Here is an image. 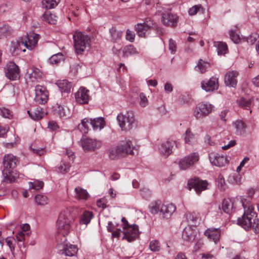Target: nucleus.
<instances>
[{
	"label": "nucleus",
	"mask_w": 259,
	"mask_h": 259,
	"mask_svg": "<svg viewBox=\"0 0 259 259\" xmlns=\"http://www.w3.org/2000/svg\"><path fill=\"white\" fill-rule=\"evenodd\" d=\"M242 205L244 208V214L241 218L238 219V224L246 230L251 227L256 230L258 220L256 218V213L254 210L252 204L250 201L245 200L242 201Z\"/></svg>",
	"instance_id": "f257e3e1"
},
{
	"label": "nucleus",
	"mask_w": 259,
	"mask_h": 259,
	"mask_svg": "<svg viewBox=\"0 0 259 259\" xmlns=\"http://www.w3.org/2000/svg\"><path fill=\"white\" fill-rule=\"evenodd\" d=\"M134 146L132 141L128 140L122 142L116 146L112 147L108 150V156L111 159H116L134 154Z\"/></svg>",
	"instance_id": "f03ea898"
},
{
	"label": "nucleus",
	"mask_w": 259,
	"mask_h": 259,
	"mask_svg": "<svg viewBox=\"0 0 259 259\" xmlns=\"http://www.w3.org/2000/svg\"><path fill=\"white\" fill-rule=\"evenodd\" d=\"M72 220L70 209L66 208L61 211L57 222V226L59 233L64 237L68 235L70 232V223Z\"/></svg>",
	"instance_id": "7ed1b4c3"
},
{
	"label": "nucleus",
	"mask_w": 259,
	"mask_h": 259,
	"mask_svg": "<svg viewBox=\"0 0 259 259\" xmlns=\"http://www.w3.org/2000/svg\"><path fill=\"white\" fill-rule=\"evenodd\" d=\"M117 120L122 131H128L133 127L135 121V115L132 111L120 113L117 116Z\"/></svg>",
	"instance_id": "20e7f679"
},
{
	"label": "nucleus",
	"mask_w": 259,
	"mask_h": 259,
	"mask_svg": "<svg viewBox=\"0 0 259 259\" xmlns=\"http://www.w3.org/2000/svg\"><path fill=\"white\" fill-rule=\"evenodd\" d=\"M74 47L77 54H81L89 46L90 37L81 32H75L73 35Z\"/></svg>",
	"instance_id": "39448f33"
},
{
	"label": "nucleus",
	"mask_w": 259,
	"mask_h": 259,
	"mask_svg": "<svg viewBox=\"0 0 259 259\" xmlns=\"http://www.w3.org/2000/svg\"><path fill=\"white\" fill-rule=\"evenodd\" d=\"M123 224V239L128 242H132L135 240L139 236L138 226L137 225H130L125 218L121 219Z\"/></svg>",
	"instance_id": "423d86ee"
},
{
	"label": "nucleus",
	"mask_w": 259,
	"mask_h": 259,
	"mask_svg": "<svg viewBox=\"0 0 259 259\" xmlns=\"http://www.w3.org/2000/svg\"><path fill=\"white\" fill-rule=\"evenodd\" d=\"M213 106L208 103H200L195 107L193 115L196 119H200L210 114Z\"/></svg>",
	"instance_id": "0eeeda50"
},
{
	"label": "nucleus",
	"mask_w": 259,
	"mask_h": 259,
	"mask_svg": "<svg viewBox=\"0 0 259 259\" xmlns=\"http://www.w3.org/2000/svg\"><path fill=\"white\" fill-rule=\"evenodd\" d=\"M199 159V155L197 152L192 153L179 161L178 163L179 167L181 170H186L194 165Z\"/></svg>",
	"instance_id": "6e6552de"
},
{
	"label": "nucleus",
	"mask_w": 259,
	"mask_h": 259,
	"mask_svg": "<svg viewBox=\"0 0 259 259\" xmlns=\"http://www.w3.org/2000/svg\"><path fill=\"white\" fill-rule=\"evenodd\" d=\"M57 248L59 253L68 256H75L77 254L78 250L76 245L68 244L66 241L58 244Z\"/></svg>",
	"instance_id": "1a4fd4ad"
},
{
	"label": "nucleus",
	"mask_w": 259,
	"mask_h": 259,
	"mask_svg": "<svg viewBox=\"0 0 259 259\" xmlns=\"http://www.w3.org/2000/svg\"><path fill=\"white\" fill-rule=\"evenodd\" d=\"M80 145L85 151H95L102 146V142L89 138H83L80 141Z\"/></svg>",
	"instance_id": "9d476101"
},
{
	"label": "nucleus",
	"mask_w": 259,
	"mask_h": 259,
	"mask_svg": "<svg viewBox=\"0 0 259 259\" xmlns=\"http://www.w3.org/2000/svg\"><path fill=\"white\" fill-rule=\"evenodd\" d=\"M5 73L6 76L11 80H16L20 77V69L13 62L7 64Z\"/></svg>",
	"instance_id": "9b49d317"
},
{
	"label": "nucleus",
	"mask_w": 259,
	"mask_h": 259,
	"mask_svg": "<svg viewBox=\"0 0 259 259\" xmlns=\"http://www.w3.org/2000/svg\"><path fill=\"white\" fill-rule=\"evenodd\" d=\"M158 11L161 12V22L163 25L172 27L177 25L179 18L176 14L169 12Z\"/></svg>",
	"instance_id": "f8f14e48"
},
{
	"label": "nucleus",
	"mask_w": 259,
	"mask_h": 259,
	"mask_svg": "<svg viewBox=\"0 0 259 259\" xmlns=\"http://www.w3.org/2000/svg\"><path fill=\"white\" fill-rule=\"evenodd\" d=\"M35 97L34 100L39 104L46 103L48 99V92L46 88L41 85H36L35 89Z\"/></svg>",
	"instance_id": "ddd939ff"
},
{
	"label": "nucleus",
	"mask_w": 259,
	"mask_h": 259,
	"mask_svg": "<svg viewBox=\"0 0 259 259\" xmlns=\"http://www.w3.org/2000/svg\"><path fill=\"white\" fill-rule=\"evenodd\" d=\"M177 147L178 144L176 141L172 139L169 138L168 140L162 143L159 147V150L161 154L165 157L168 156L171 153L174 146Z\"/></svg>",
	"instance_id": "4468645a"
},
{
	"label": "nucleus",
	"mask_w": 259,
	"mask_h": 259,
	"mask_svg": "<svg viewBox=\"0 0 259 259\" xmlns=\"http://www.w3.org/2000/svg\"><path fill=\"white\" fill-rule=\"evenodd\" d=\"M188 184L190 187H193L197 194H200L202 191L207 189L208 184L206 181L195 178L189 180Z\"/></svg>",
	"instance_id": "2eb2a0df"
},
{
	"label": "nucleus",
	"mask_w": 259,
	"mask_h": 259,
	"mask_svg": "<svg viewBox=\"0 0 259 259\" xmlns=\"http://www.w3.org/2000/svg\"><path fill=\"white\" fill-rule=\"evenodd\" d=\"M209 159L211 163L217 166H225L228 162L226 157L213 152L209 154Z\"/></svg>",
	"instance_id": "dca6fc26"
},
{
	"label": "nucleus",
	"mask_w": 259,
	"mask_h": 259,
	"mask_svg": "<svg viewBox=\"0 0 259 259\" xmlns=\"http://www.w3.org/2000/svg\"><path fill=\"white\" fill-rule=\"evenodd\" d=\"M40 38L39 35L32 32L27 33L24 41V47L32 50L36 46L38 39Z\"/></svg>",
	"instance_id": "f3484780"
},
{
	"label": "nucleus",
	"mask_w": 259,
	"mask_h": 259,
	"mask_svg": "<svg viewBox=\"0 0 259 259\" xmlns=\"http://www.w3.org/2000/svg\"><path fill=\"white\" fill-rule=\"evenodd\" d=\"M153 25V21L149 19L143 23H138L135 26V29L139 36L145 37L146 32Z\"/></svg>",
	"instance_id": "a211bd4d"
},
{
	"label": "nucleus",
	"mask_w": 259,
	"mask_h": 259,
	"mask_svg": "<svg viewBox=\"0 0 259 259\" xmlns=\"http://www.w3.org/2000/svg\"><path fill=\"white\" fill-rule=\"evenodd\" d=\"M238 75V73L236 71H229L225 75V83L227 86L235 88L237 80V77Z\"/></svg>",
	"instance_id": "6ab92c4d"
},
{
	"label": "nucleus",
	"mask_w": 259,
	"mask_h": 259,
	"mask_svg": "<svg viewBox=\"0 0 259 259\" xmlns=\"http://www.w3.org/2000/svg\"><path fill=\"white\" fill-rule=\"evenodd\" d=\"M202 89L206 92H211L217 90L219 87L218 79L212 77L207 81H203L201 82Z\"/></svg>",
	"instance_id": "aec40b11"
},
{
	"label": "nucleus",
	"mask_w": 259,
	"mask_h": 259,
	"mask_svg": "<svg viewBox=\"0 0 259 259\" xmlns=\"http://www.w3.org/2000/svg\"><path fill=\"white\" fill-rule=\"evenodd\" d=\"M89 91L81 87L75 94L76 101L81 104L88 103L89 100Z\"/></svg>",
	"instance_id": "412c9836"
},
{
	"label": "nucleus",
	"mask_w": 259,
	"mask_h": 259,
	"mask_svg": "<svg viewBox=\"0 0 259 259\" xmlns=\"http://www.w3.org/2000/svg\"><path fill=\"white\" fill-rule=\"evenodd\" d=\"M3 175L4 178L3 181L7 183L14 182L19 177V174L15 169H4Z\"/></svg>",
	"instance_id": "4be33fe9"
},
{
	"label": "nucleus",
	"mask_w": 259,
	"mask_h": 259,
	"mask_svg": "<svg viewBox=\"0 0 259 259\" xmlns=\"http://www.w3.org/2000/svg\"><path fill=\"white\" fill-rule=\"evenodd\" d=\"M3 163L4 169H15L18 163V160L16 156L9 154L4 156Z\"/></svg>",
	"instance_id": "5701e85b"
},
{
	"label": "nucleus",
	"mask_w": 259,
	"mask_h": 259,
	"mask_svg": "<svg viewBox=\"0 0 259 259\" xmlns=\"http://www.w3.org/2000/svg\"><path fill=\"white\" fill-rule=\"evenodd\" d=\"M196 231L191 226H187L185 228L182 233V238L184 240L187 242H191L195 239Z\"/></svg>",
	"instance_id": "b1692460"
},
{
	"label": "nucleus",
	"mask_w": 259,
	"mask_h": 259,
	"mask_svg": "<svg viewBox=\"0 0 259 259\" xmlns=\"http://www.w3.org/2000/svg\"><path fill=\"white\" fill-rule=\"evenodd\" d=\"M176 210V206L171 203L163 204L160 209V213L164 218H169Z\"/></svg>",
	"instance_id": "393cba45"
},
{
	"label": "nucleus",
	"mask_w": 259,
	"mask_h": 259,
	"mask_svg": "<svg viewBox=\"0 0 259 259\" xmlns=\"http://www.w3.org/2000/svg\"><path fill=\"white\" fill-rule=\"evenodd\" d=\"M204 235L216 243L220 239L221 230L219 228H209L205 231Z\"/></svg>",
	"instance_id": "a878e982"
},
{
	"label": "nucleus",
	"mask_w": 259,
	"mask_h": 259,
	"mask_svg": "<svg viewBox=\"0 0 259 259\" xmlns=\"http://www.w3.org/2000/svg\"><path fill=\"white\" fill-rule=\"evenodd\" d=\"M233 127L235 129V133L237 135H242L245 133L246 125L245 123L241 120H237L234 121L232 123Z\"/></svg>",
	"instance_id": "bb28decb"
},
{
	"label": "nucleus",
	"mask_w": 259,
	"mask_h": 259,
	"mask_svg": "<svg viewBox=\"0 0 259 259\" xmlns=\"http://www.w3.org/2000/svg\"><path fill=\"white\" fill-rule=\"evenodd\" d=\"M237 102L239 107L246 110L250 109L254 104V101L253 98L247 99L244 98H241L240 99L238 100Z\"/></svg>",
	"instance_id": "cd10ccee"
},
{
	"label": "nucleus",
	"mask_w": 259,
	"mask_h": 259,
	"mask_svg": "<svg viewBox=\"0 0 259 259\" xmlns=\"http://www.w3.org/2000/svg\"><path fill=\"white\" fill-rule=\"evenodd\" d=\"M91 125L95 131L101 130L105 126V121L103 117H100L93 119L91 118Z\"/></svg>",
	"instance_id": "c85d7f7f"
},
{
	"label": "nucleus",
	"mask_w": 259,
	"mask_h": 259,
	"mask_svg": "<svg viewBox=\"0 0 259 259\" xmlns=\"http://www.w3.org/2000/svg\"><path fill=\"white\" fill-rule=\"evenodd\" d=\"M23 47H24V43L22 39L21 38L18 40H13L11 43L10 51L12 53L19 51L25 52V49H23Z\"/></svg>",
	"instance_id": "c756f323"
},
{
	"label": "nucleus",
	"mask_w": 259,
	"mask_h": 259,
	"mask_svg": "<svg viewBox=\"0 0 259 259\" xmlns=\"http://www.w3.org/2000/svg\"><path fill=\"white\" fill-rule=\"evenodd\" d=\"M54 108V114L60 117H66L69 115L68 109L65 108L60 104H57Z\"/></svg>",
	"instance_id": "7c9ffc66"
},
{
	"label": "nucleus",
	"mask_w": 259,
	"mask_h": 259,
	"mask_svg": "<svg viewBox=\"0 0 259 259\" xmlns=\"http://www.w3.org/2000/svg\"><path fill=\"white\" fill-rule=\"evenodd\" d=\"M58 88L61 92L69 93L72 88V84L67 80L58 81L57 83Z\"/></svg>",
	"instance_id": "2f4dec72"
},
{
	"label": "nucleus",
	"mask_w": 259,
	"mask_h": 259,
	"mask_svg": "<svg viewBox=\"0 0 259 259\" xmlns=\"http://www.w3.org/2000/svg\"><path fill=\"white\" fill-rule=\"evenodd\" d=\"M122 54L124 57H127L130 56L137 55L139 52L133 45H130L123 48Z\"/></svg>",
	"instance_id": "473e14b6"
},
{
	"label": "nucleus",
	"mask_w": 259,
	"mask_h": 259,
	"mask_svg": "<svg viewBox=\"0 0 259 259\" xmlns=\"http://www.w3.org/2000/svg\"><path fill=\"white\" fill-rule=\"evenodd\" d=\"M223 211L227 213H230L233 211L234 204L231 199H225L222 204Z\"/></svg>",
	"instance_id": "72a5a7b5"
},
{
	"label": "nucleus",
	"mask_w": 259,
	"mask_h": 259,
	"mask_svg": "<svg viewBox=\"0 0 259 259\" xmlns=\"http://www.w3.org/2000/svg\"><path fill=\"white\" fill-rule=\"evenodd\" d=\"M29 116L33 120H38L41 119L45 115V113L41 109L37 108L36 110L28 111Z\"/></svg>",
	"instance_id": "f704fd0d"
},
{
	"label": "nucleus",
	"mask_w": 259,
	"mask_h": 259,
	"mask_svg": "<svg viewBox=\"0 0 259 259\" xmlns=\"http://www.w3.org/2000/svg\"><path fill=\"white\" fill-rule=\"evenodd\" d=\"M60 0H42V7L46 9H53L60 3Z\"/></svg>",
	"instance_id": "c9c22d12"
},
{
	"label": "nucleus",
	"mask_w": 259,
	"mask_h": 259,
	"mask_svg": "<svg viewBox=\"0 0 259 259\" xmlns=\"http://www.w3.org/2000/svg\"><path fill=\"white\" fill-rule=\"evenodd\" d=\"M91 119L85 118L81 120L80 124H78V128L82 133H86L89 129V125H91Z\"/></svg>",
	"instance_id": "e433bc0d"
},
{
	"label": "nucleus",
	"mask_w": 259,
	"mask_h": 259,
	"mask_svg": "<svg viewBox=\"0 0 259 259\" xmlns=\"http://www.w3.org/2000/svg\"><path fill=\"white\" fill-rule=\"evenodd\" d=\"M75 197L79 199H87L88 197H89V194L88 192L79 187H76L75 189Z\"/></svg>",
	"instance_id": "4c0bfd02"
},
{
	"label": "nucleus",
	"mask_w": 259,
	"mask_h": 259,
	"mask_svg": "<svg viewBox=\"0 0 259 259\" xmlns=\"http://www.w3.org/2000/svg\"><path fill=\"white\" fill-rule=\"evenodd\" d=\"M197 142L196 137L193 134L190 129L186 131L185 142L189 145H194Z\"/></svg>",
	"instance_id": "58836bf2"
},
{
	"label": "nucleus",
	"mask_w": 259,
	"mask_h": 259,
	"mask_svg": "<svg viewBox=\"0 0 259 259\" xmlns=\"http://www.w3.org/2000/svg\"><path fill=\"white\" fill-rule=\"evenodd\" d=\"M110 33L111 37V40L113 42H117L120 39L122 32L117 30L115 27H112L110 30Z\"/></svg>",
	"instance_id": "ea45409f"
},
{
	"label": "nucleus",
	"mask_w": 259,
	"mask_h": 259,
	"mask_svg": "<svg viewBox=\"0 0 259 259\" xmlns=\"http://www.w3.org/2000/svg\"><path fill=\"white\" fill-rule=\"evenodd\" d=\"M214 46L217 48L218 53L219 55H225L228 50L227 46L222 42H214Z\"/></svg>",
	"instance_id": "a19ab883"
},
{
	"label": "nucleus",
	"mask_w": 259,
	"mask_h": 259,
	"mask_svg": "<svg viewBox=\"0 0 259 259\" xmlns=\"http://www.w3.org/2000/svg\"><path fill=\"white\" fill-rule=\"evenodd\" d=\"M93 218V213L90 211H85L82 214L80 219V223L81 224L87 225Z\"/></svg>",
	"instance_id": "79ce46f5"
},
{
	"label": "nucleus",
	"mask_w": 259,
	"mask_h": 259,
	"mask_svg": "<svg viewBox=\"0 0 259 259\" xmlns=\"http://www.w3.org/2000/svg\"><path fill=\"white\" fill-rule=\"evenodd\" d=\"M42 19L47 22L50 24H55L57 21L56 16L53 14L50 13L49 11H46L42 15Z\"/></svg>",
	"instance_id": "37998d69"
},
{
	"label": "nucleus",
	"mask_w": 259,
	"mask_h": 259,
	"mask_svg": "<svg viewBox=\"0 0 259 259\" xmlns=\"http://www.w3.org/2000/svg\"><path fill=\"white\" fill-rule=\"evenodd\" d=\"M36 203L39 205H45L48 204L49 200L47 196L44 194H37L35 197Z\"/></svg>",
	"instance_id": "c03bdc74"
},
{
	"label": "nucleus",
	"mask_w": 259,
	"mask_h": 259,
	"mask_svg": "<svg viewBox=\"0 0 259 259\" xmlns=\"http://www.w3.org/2000/svg\"><path fill=\"white\" fill-rule=\"evenodd\" d=\"M64 59V55L62 53H59L52 55L49 59V62L51 64H57L61 61Z\"/></svg>",
	"instance_id": "a18cd8bd"
},
{
	"label": "nucleus",
	"mask_w": 259,
	"mask_h": 259,
	"mask_svg": "<svg viewBox=\"0 0 259 259\" xmlns=\"http://www.w3.org/2000/svg\"><path fill=\"white\" fill-rule=\"evenodd\" d=\"M11 33V29L9 26L7 25H4L0 27V37L4 38L7 37Z\"/></svg>",
	"instance_id": "49530a36"
},
{
	"label": "nucleus",
	"mask_w": 259,
	"mask_h": 259,
	"mask_svg": "<svg viewBox=\"0 0 259 259\" xmlns=\"http://www.w3.org/2000/svg\"><path fill=\"white\" fill-rule=\"evenodd\" d=\"M160 204L161 202L159 200L152 202L149 206L150 212L153 214L157 213L160 211L159 207Z\"/></svg>",
	"instance_id": "de8ad7c7"
},
{
	"label": "nucleus",
	"mask_w": 259,
	"mask_h": 259,
	"mask_svg": "<svg viewBox=\"0 0 259 259\" xmlns=\"http://www.w3.org/2000/svg\"><path fill=\"white\" fill-rule=\"evenodd\" d=\"M44 186V183L38 180H34L33 182H29V187L30 189L38 190L41 189Z\"/></svg>",
	"instance_id": "09e8293b"
},
{
	"label": "nucleus",
	"mask_w": 259,
	"mask_h": 259,
	"mask_svg": "<svg viewBox=\"0 0 259 259\" xmlns=\"http://www.w3.org/2000/svg\"><path fill=\"white\" fill-rule=\"evenodd\" d=\"M42 72L38 69L35 67L32 68V72L29 74L30 78L38 79L42 77Z\"/></svg>",
	"instance_id": "8fccbe9b"
},
{
	"label": "nucleus",
	"mask_w": 259,
	"mask_h": 259,
	"mask_svg": "<svg viewBox=\"0 0 259 259\" xmlns=\"http://www.w3.org/2000/svg\"><path fill=\"white\" fill-rule=\"evenodd\" d=\"M229 113L230 110L229 108L226 107L224 108L219 114L220 119L222 121L226 122L229 116Z\"/></svg>",
	"instance_id": "3c124183"
},
{
	"label": "nucleus",
	"mask_w": 259,
	"mask_h": 259,
	"mask_svg": "<svg viewBox=\"0 0 259 259\" xmlns=\"http://www.w3.org/2000/svg\"><path fill=\"white\" fill-rule=\"evenodd\" d=\"M149 248L152 251H159L160 249V244L159 242L156 240L151 241L150 242Z\"/></svg>",
	"instance_id": "603ef678"
},
{
	"label": "nucleus",
	"mask_w": 259,
	"mask_h": 259,
	"mask_svg": "<svg viewBox=\"0 0 259 259\" xmlns=\"http://www.w3.org/2000/svg\"><path fill=\"white\" fill-rule=\"evenodd\" d=\"M209 66V64L208 62H205L200 59L199 60L197 67L202 73L205 72L206 68Z\"/></svg>",
	"instance_id": "864d4df0"
},
{
	"label": "nucleus",
	"mask_w": 259,
	"mask_h": 259,
	"mask_svg": "<svg viewBox=\"0 0 259 259\" xmlns=\"http://www.w3.org/2000/svg\"><path fill=\"white\" fill-rule=\"evenodd\" d=\"M198 12H200L201 13L204 12V9L200 5H195L190 8L189 10V14L190 15H194Z\"/></svg>",
	"instance_id": "5fc2aeb1"
},
{
	"label": "nucleus",
	"mask_w": 259,
	"mask_h": 259,
	"mask_svg": "<svg viewBox=\"0 0 259 259\" xmlns=\"http://www.w3.org/2000/svg\"><path fill=\"white\" fill-rule=\"evenodd\" d=\"M70 167V164L68 162H62L58 167V172L65 173L68 171Z\"/></svg>",
	"instance_id": "6e6d98bb"
},
{
	"label": "nucleus",
	"mask_w": 259,
	"mask_h": 259,
	"mask_svg": "<svg viewBox=\"0 0 259 259\" xmlns=\"http://www.w3.org/2000/svg\"><path fill=\"white\" fill-rule=\"evenodd\" d=\"M258 37V35L257 34L252 33L247 37L246 41L248 44L252 45L257 40Z\"/></svg>",
	"instance_id": "4d7b16f0"
},
{
	"label": "nucleus",
	"mask_w": 259,
	"mask_h": 259,
	"mask_svg": "<svg viewBox=\"0 0 259 259\" xmlns=\"http://www.w3.org/2000/svg\"><path fill=\"white\" fill-rule=\"evenodd\" d=\"M140 105L142 107H146L148 104V100L146 97L145 95L142 93L140 94Z\"/></svg>",
	"instance_id": "13d9d810"
},
{
	"label": "nucleus",
	"mask_w": 259,
	"mask_h": 259,
	"mask_svg": "<svg viewBox=\"0 0 259 259\" xmlns=\"http://www.w3.org/2000/svg\"><path fill=\"white\" fill-rule=\"evenodd\" d=\"M230 36L232 40L235 44H237L239 42L240 38L239 35L233 30L230 32Z\"/></svg>",
	"instance_id": "bf43d9fd"
},
{
	"label": "nucleus",
	"mask_w": 259,
	"mask_h": 259,
	"mask_svg": "<svg viewBox=\"0 0 259 259\" xmlns=\"http://www.w3.org/2000/svg\"><path fill=\"white\" fill-rule=\"evenodd\" d=\"M14 240V238H11L10 237H7L6 239V242L7 243V244L9 246L12 254H14V251L15 250V246L13 243Z\"/></svg>",
	"instance_id": "052dcab7"
},
{
	"label": "nucleus",
	"mask_w": 259,
	"mask_h": 259,
	"mask_svg": "<svg viewBox=\"0 0 259 259\" xmlns=\"http://www.w3.org/2000/svg\"><path fill=\"white\" fill-rule=\"evenodd\" d=\"M29 235V232L24 233L23 232H19L17 234L16 237L18 241L24 242L25 240V235L28 236Z\"/></svg>",
	"instance_id": "680f3d73"
},
{
	"label": "nucleus",
	"mask_w": 259,
	"mask_h": 259,
	"mask_svg": "<svg viewBox=\"0 0 259 259\" xmlns=\"http://www.w3.org/2000/svg\"><path fill=\"white\" fill-rule=\"evenodd\" d=\"M135 34L134 32L127 30L126 32V39L130 42H133L135 40Z\"/></svg>",
	"instance_id": "e2e57ef3"
},
{
	"label": "nucleus",
	"mask_w": 259,
	"mask_h": 259,
	"mask_svg": "<svg viewBox=\"0 0 259 259\" xmlns=\"http://www.w3.org/2000/svg\"><path fill=\"white\" fill-rule=\"evenodd\" d=\"M176 42L172 39L169 40V50L171 51L172 54H174L176 51Z\"/></svg>",
	"instance_id": "0e129e2a"
},
{
	"label": "nucleus",
	"mask_w": 259,
	"mask_h": 259,
	"mask_svg": "<svg viewBox=\"0 0 259 259\" xmlns=\"http://www.w3.org/2000/svg\"><path fill=\"white\" fill-rule=\"evenodd\" d=\"M2 115L5 118H10L12 114L9 110L7 108H3L1 110Z\"/></svg>",
	"instance_id": "69168bd1"
},
{
	"label": "nucleus",
	"mask_w": 259,
	"mask_h": 259,
	"mask_svg": "<svg viewBox=\"0 0 259 259\" xmlns=\"http://www.w3.org/2000/svg\"><path fill=\"white\" fill-rule=\"evenodd\" d=\"M32 151L34 153L36 154L37 155L41 156L44 154L45 152V150L44 148H31Z\"/></svg>",
	"instance_id": "338daca9"
},
{
	"label": "nucleus",
	"mask_w": 259,
	"mask_h": 259,
	"mask_svg": "<svg viewBox=\"0 0 259 259\" xmlns=\"http://www.w3.org/2000/svg\"><path fill=\"white\" fill-rule=\"evenodd\" d=\"M233 183L239 185L242 183V178L239 174H236L235 176L233 177Z\"/></svg>",
	"instance_id": "774afa93"
}]
</instances>
